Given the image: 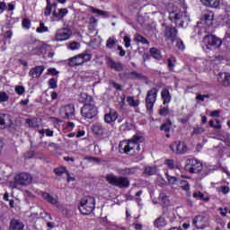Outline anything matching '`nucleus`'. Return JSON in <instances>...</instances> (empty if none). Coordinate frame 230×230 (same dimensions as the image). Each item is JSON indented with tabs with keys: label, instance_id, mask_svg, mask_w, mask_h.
Instances as JSON below:
<instances>
[{
	"label": "nucleus",
	"instance_id": "4be33fe9",
	"mask_svg": "<svg viewBox=\"0 0 230 230\" xmlns=\"http://www.w3.org/2000/svg\"><path fill=\"white\" fill-rule=\"evenodd\" d=\"M10 230H24V224L17 219H13L10 222Z\"/></svg>",
	"mask_w": 230,
	"mask_h": 230
},
{
	"label": "nucleus",
	"instance_id": "e2e57ef3",
	"mask_svg": "<svg viewBox=\"0 0 230 230\" xmlns=\"http://www.w3.org/2000/svg\"><path fill=\"white\" fill-rule=\"evenodd\" d=\"M165 164H167L168 168H170L171 170H173V168H175L173 160H166Z\"/></svg>",
	"mask_w": 230,
	"mask_h": 230
},
{
	"label": "nucleus",
	"instance_id": "aec40b11",
	"mask_svg": "<svg viewBox=\"0 0 230 230\" xmlns=\"http://www.w3.org/2000/svg\"><path fill=\"white\" fill-rule=\"evenodd\" d=\"M68 66H70V67H75L76 66H84V59H82L80 54L73 58H70L68 59Z\"/></svg>",
	"mask_w": 230,
	"mask_h": 230
},
{
	"label": "nucleus",
	"instance_id": "a211bd4d",
	"mask_svg": "<svg viewBox=\"0 0 230 230\" xmlns=\"http://www.w3.org/2000/svg\"><path fill=\"white\" fill-rule=\"evenodd\" d=\"M108 66L111 67V69H115L119 73L123 71V64L119 62L114 61L112 58H109L107 61Z\"/></svg>",
	"mask_w": 230,
	"mask_h": 230
},
{
	"label": "nucleus",
	"instance_id": "6e6552de",
	"mask_svg": "<svg viewBox=\"0 0 230 230\" xmlns=\"http://www.w3.org/2000/svg\"><path fill=\"white\" fill-rule=\"evenodd\" d=\"M157 93H159V90H157V88H152L147 92V94L146 97V107L148 112H152L154 109V104L157 100Z\"/></svg>",
	"mask_w": 230,
	"mask_h": 230
},
{
	"label": "nucleus",
	"instance_id": "c03bdc74",
	"mask_svg": "<svg viewBox=\"0 0 230 230\" xmlns=\"http://www.w3.org/2000/svg\"><path fill=\"white\" fill-rule=\"evenodd\" d=\"M127 102L129 103L130 107H137V105H139V101L134 100V97H128Z\"/></svg>",
	"mask_w": 230,
	"mask_h": 230
},
{
	"label": "nucleus",
	"instance_id": "393cba45",
	"mask_svg": "<svg viewBox=\"0 0 230 230\" xmlns=\"http://www.w3.org/2000/svg\"><path fill=\"white\" fill-rule=\"evenodd\" d=\"M205 6L209 8H218L220 6V0H200Z\"/></svg>",
	"mask_w": 230,
	"mask_h": 230
},
{
	"label": "nucleus",
	"instance_id": "4468645a",
	"mask_svg": "<svg viewBox=\"0 0 230 230\" xmlns=\"http://www.w3.org/2000/svg\"><path fill=\"white\" fill-rule=\"evenodd\" d=\"M60 116L65 119H71L75 116V104H67L61 108Z\"/></svg>",
	"mask_w": 230,
	"mask_h": 230
},
{
	"label": "nucleus",
	"instance_id": "3c124183",
	"mask_svg": "<svg viewBox=\"0 0 230 230\" xmlns=\"http://www.w3.org/2000/svg\"><path fill=\"white\" fill-rule=\"evenodd\" d=\"M22 25L23 28H25V30H30V28L31 27V22H30V20L28 19H23L22 22Z\"/></svg>",
	"mask_w": 230,
	"mask_h": 230
},
{
	"label": "nucleus",
	"instance_id": "a878e982",
	"mask_svg": "<svg viewBox=\"0 0 230 230\" xmlns=\"http://www.w3.org/2000/svg\"><path fill=\"white\" fill-rule=\"evenodd\" d=\"M92 101H93V96H91L85 93H82L80 94L79 102L81 103H84V105H85V103H92L91 102Z\"/></svg>",
	"mask_w": 230,
	"mask_h": 230
},
{
	"label": "nucleus",
	"instance_id": "09e8293b",
	"mask_svg": "<svg viewBox=\"0 0 230 230\" xmlns=\"http://www.w3.org/2000/svg\"><path fill=\"white\" fill-rule=\"evenodd\" d=\"M123 175H134L136 173V169L134 168H126L122 171Z\"/></svg>",
	"mask_w": 230,
	"mask_h": 230
},
{
	"label": "nucleus",
	"instance_id": "9d476101",
	"mask_svg": "<svg viewBox=\"0 0 230 230\" xmlns=\"http://www.w3.org/2000/svg\"><path fill=\"white\" fill-rule=\"evenodd\" d=\"M203 43L208 49H211V48H220V46H222V40L213 35L205 36L203 39Z\"/></svg>",
	"mask_w": 230,
	"mask_h": 230
},
{
	"label": "nucleus",
	"instance_id": "f257e3e1",
	"mask_svg": "<svg viewBox=\"0 0 230 230\" xmlns=\"http://www.w3.org/2000/svg\"><path fill=\"white\" fill-rule=\"evenodd\" d=\"M143 141V137L135 135L129 140L121 141L119 145V150L120 154H127L128 155H136L139 154L141 147L139 143Z\"/></svg>",
	"mask_w": 230,
	"mask_h": 230
},
{
	"label": "nucleus",
	"instance_id": "bf43d9fd",
	"mask_svg": "<svg viewBox=\"0 0 230 230\" xmlns=\"http://www.w3.org/2000/svg\"><path fill=\"white\" fill-rule=\"evenodd\" d=\"M6 118H8V115L6 114H0V125L3 127L4 125H6Z\"/></svg>",
	"mask_w": 230,
	"mask_h": 230
},
{
	"label": "nucleus",
	"instance_id": "2f4dec72",
	"mask_svg": "<svg viewBox=\"0 0 230 230\" xmlns=\"http://www.w3.org/2000/svg\"><path fill=\"white\" fill-rule=\"evenodd\" d=\"M89 8H90V12H92L93 13H97V15H103V17H109V12L107 11H102L93 6H90Z\"/></svg>",
	"mask_w": 230,
	"mask_h": 230
},
{
	"label": "nucleus",
	"instance_id": "c85d7f7f",
	"mask_svg": "<svg viewBox=\"0 0 230 230\" xmlns=\"http://www.w3.org/2000/svg\"><path fill=\"white\" fill-rule=\"evenodd\" d=\"M215 134L216 136H217V139H219V141H225V143H227V141H229V134L223 133L222 131H217Z\"/></svg>",
	"mask_w": 230,
	"mask_h": 230
},
{
	"label": "nucleus",
	"instance_id": "58836bf2",
	"mask_svg": "<svg viewBox=\"0 0 230 230\" xmlns=\"http://www.w3.org/2000/svg\"><path fill=\"white\" fill-rule=\"evenodd\" d=\"M49 31V29H48V27L44 25L43 22H40V26L36 29V31L38 33H44Z\"/></svg>",
	"mask_w": 230,
	"mask_h": 230
},
{
	"label": "nucleus",
	"instance_id": "7c9ffc66",
	"mask_svg": "<svg viewBox=\"0 0 230 230\" xmlns=\"http://www.w3.org/2000/svg\"><path fill=\"white\" fill-rule=\"evenodd\" d=\"M26 123L30 128H39V120L37 119H27Z\"/></svg>",
	"mask_w": 230,
	"mask_h": 230
},
{
	"label": "nucleus",
	"instance_id": "5701e85b",
	"mask_svg": "<svg viewBox=\"0 0 230 230\" xmlns=\"http://www.w3.org/2000/svg\"><path fill=\"white\" fill-rule=\"evenodd\" d=\"M162 100L164 101V105H166L172 102V95L168 89H164L161 92Z\"/></svg>",
	"mask_w": 230,
	"mask_h": 230
},
{
	"label": "nucleus",
	"instance_id": "f03ea898",
	"mask_svg": "<svg viewBox=\"0 0 230 230\" xmlns=\"http://www.w3.org/2000/svg\"><path fill=\"white\" fill-rule=\"evenodd\" d=\"M169 20L172 21V22H174L176 26L187 28L188 22H190V15H188L186 8L183 7L181 11H172L169 13Z\"/></svg>",
	"mask_w": 230,
	"mask_h": 230
},
{
	"label": "nucleus",
	"instance_id": "f8f14e48",
	"mask_svg": "<svg viewBox=\"0 0 230 230\" xmlns=\"http://www.w3.org/2000/svg\"><path fill=\"white\" fill-rule=\"evenodd\" d=\"M71 35H73V32L69 29H59L57 31L55 35V40L57 42H62L64 40H68L70 39Z\"/></svg>",
	"mask_w": 230,
	"mask_h": 230
},
{
	"label": "nucleus",
	"instance_id": "2eb2a0df",
	"mask_svg": "<svg viewBox=\"0 0 230 230\" xmlns=\"http://www.w3.org/2000/svg\"><path fill=\"white\" fill-rule=\"evenodd\" d=\"M170 149L173 152V154H186L188 152V146L184 142H175L174 144L170 146Z\"/></svg>",
	"mask_w": 230,
	"mask_h": 230
},
{
	"label": "nucleus",
	"instance_id": "0e129e2a",
	"mask_svg": "<svg viewBox=\"0 0 230 230\" xmlns=\"http://www.w3.org/2000/svg\"><path fill=\"white\" fill-rule=\"evenodd\" d=\"M15 93H17V94H24V88L23 86H16L15 87Z\"/></svg>",
	"mask_w": 230,
	"mask_h": 230
},
{
	"label": "nucleus",
	"instance_id": "a18cd8bd",
	"mask_svg": "<svg viewBox=\"0 0 230 230\" xmlns=\"http://www.w3.org/2000/svg\"><path fill=\"white\" fill-rule=\"evenodd\" d=\"M180 187L184 191H190V183L187 181H184V180L181 181V183H180Z\"/></svg>",
	"mask_w": 230,
	"mask_h": 230
},
{
	"label": "nucleus",
	"instance_id": "603ef678",
	"mask_svg": "<svg viewBox=\"0 0 230 230\" xmlns=\"http://www.w3.org/2000/svg\"><path fill=\"white\" fill-rule=\"evenodd\" d=\"M137 22H138V24L145 23V16H143V14H141V12L137 13Z\"/></svg>",
	"mask_w": 230,
	"mask_h": 230
},
{
	"label": "nucleus",
	"instance_id": "864d4df0",
	"mask_svg": "<svg viewBox=\"0 0 230 230\" xmlns=\"http://www.w3.org/2000/svg\"><path fill=\"white\" fill-rule=\"evenodd\" d=\"M40 49H42V47L40 46L33 47L31 50V55H39L40 53Z\"/></svg>",
	"mask_w": 230,
	"mask_h": 230
},
{
	"label": "nucleus",
	"instance_id": "8fccbe9b",
	"mask_svg": "<svg viewBox=\"0 0 230 230\" xmlns=\"http://www.w3.org/2000/svg\"><path fill=\"white\" fill-rule=\"evenodd\" d=\"M40 134H41V136H44V134H46V136H48L49 137H52L53 130H51V129H40Z\"/></svg>",
	"mask_w": 230,
	"mask_h": 230
},
{
	"label": "nucleus",
	"instance_id": "ea45409f",
	"mask_svg": "<svg viewBox=\"0 0 230 230\" xmlns=\"http://www.w3.org/2000/svg\"><path fill=\"white\" fill-rule=\"evenodd\" d=\"M206 132V129L202 127H197L194 128L192 131V136H200V134H204Z\"/></svg>",
	"mask_w": 230,
	"mask_h": 230
},
{
	"label": "nucleus",
	"instance_id": "dca6fc26",
	"mask_svg": "<svg viewBox=\"0 0 230 230\" xmlns=\"http://www.w3.org/2000/svg\"><path fill=\"white\" fill-rule=\"evenodd\" d=\"M217 82L224 87H230V74L227 72L219 73L217 75Z\"/></svg>",
	"mask_w": 230,
	"mask_h": 230
},
{
	"label": "nucleus",
	"instance_id": "b1692460",
	"mask_svg": "<svg viewBox=\"0 0 230 230\" xmlns=\"http://www.w3.org/2000/svg\"><path fill=\"white\" fill-rule=\"evenodd\" d=\"M93 132L95 136L102 137L105 134V128L102 124H95L93 127Z\"/></svg>",
	"mask_w": 230,
	"mask_h": 230
},
{
	"label": "nucleus",
	"instance_id": "423d86ee",
	"mask_svg": "<svg viewBox=\"0 0 230 230\" xmlns=\"http://www.w3.org/2000/svg\"><path fill=\"white\" fill-rule=\"evenodd\" d=\"M185 170L189 173H200L202 172V163L195 158L186 160Z\"/></svg>",
	"mask_w": 230,
	"mask_h": 230
},
{
	"label": "nucleus",
	"instance_id": "69168bd1",
	"mask_svg": "<svg viewBox=\"0 0 230 230\" xmlns=\"http://www.w3.org/2000/svg\"><path fill=\"white\" fill-rule=\"evenodd\" d=\"M159 114L160 116H168V108H161Z\"/></svg>",
	"mask_w": 230,
	"mask_h": 230
},
{
	"label": "nucleus",
	"instance_id": "4c0bfd02",
	"mask_svg": "<svg viewBox=\"0 0 230 230\" xmlns=\"http://www.w3.org/2000/svg\"><path fill=\"white\" fill-rule=\"evenodd\" d=\"M175 41L176 48H178V49H180L181 51H184L186 47L184 46V42L182 41V40H181V38H176Z\"/></svg>",
	"mask_w": 230,
	"mask_h": 230
},
{
	"label": "nucleus",
	"instance_id": "a19ab883",
	"mask_svg": "<svg viewBox=\"0 0 230 230\" xmlns=\"http://www.w3.org/2000/svg\"><path fill=\"white\" fill-rule=\"evenodd\" d=\"M79 56L81 57L82 60H84V64H85V62H89V60L93 58V55L88 53H82L79 54Z\"/></svg>",
	"mask_w": 230,
	"mask_h": 230
},
{
	"label": "nucleus",
	"instance_id": "f3484780",
	"mask_svg": "<svg viewBox=\"0 0 230 230\" xmlns=\"http://www.w3.org/2000/svg\"><path fill=\"white\" fill-rule=\"evenodd\" d=\"M44 69H46L44 66H37L30 70L29 75L32 78H39L44 73Z\"/></svg>",
	"mask_w": 230,
	"mask_h": 230
},
{
	"label": "nucleus",
	"instance_id": "ddd939ff",
	"mask_svg": "<svg viewBox=\"0 0 230 230\" xmlns=\"http://www.w3.org/2000/svg\"><path fill=\"white\" fill-rule=\"evenodd\" d=\"M215 21V13L209 10H206L202 12L201 15V22L202 24H206V26H211Z\"/></svg>",
	"mask_w": 230,
	"mask_h": 230
},
{
	"label": "nucleus",
	"instance_id": "0eeeda50",
	"mask_svg": "<svg viewBox=\"0 0 230 230\" xmlns=\"http://www.w3.org/2000/svg\"><path fill=\"white\" fill-rule=\"evenodd\" d=\"M98 114V108L94 105V103H85L81 108V115L83 118L86 119H93Z\"/></svg>",
	"mask_w": 230,
	"mask_h": 230
},
{
	"label": "nucleus",
	"instance_id": "13d9d810",
	"mask_svg": "<svg viewBox=\"0 0 230 230\" xmlns=\"http://www.w3.org/2000/svg\"><path fill=\"white\" fill-rule=\"evenodd\" d=\"M159 199L160 200L164 203V204H168V196H166V194L164 193H160L159 195Z\"/></svg>",
	"mask_w": 230,
	"mask_h": 230
},
{
	"label": "nucleus",
	"instance_id": "6e6d98bb",
	"mask_svg": "<svg viewBox=\"0 0 230 230\" xmlns=\"http://www.w3.org/2000/svg\"><path fill=\"white\" fill-rule=\"evenodd\" d=\"M72 50L75 49H80V43L76 42V41H73L69 44L68 46Z\"/></svg>",
	"mask_w": 230,
	"mask_h": 230
},
{
	"label": "nucleus",
	"instance_id": "1a4fd4ad",
	"mask_svg": "<svg viewBox=\"0 0 230 230\" xmlns=\"http://www.w3.org/2000/svg\"><path fill=\"white\" fill-rule=\"evenodd\" d=\"M192 224L197 227V229H205V227H209V216L198 215L193 218Z\"/></svg>",
	"mask_w": 230,
	"mask_h": 230
},
{
	"label": "nucleus",
	"instance_id": "338daca9",
	"mask_svg": "<svg viewBox=\"0 0 230 230\" xmlns=\"http://www.w3.org/2000/svg\"><path fill=\"white\" fill-rule=\"evenodd\" d=\"M167 180L170 182V184H174L175 182H177V178L173 177V176H170L167 174Z\"/></svg>",
	"mask_w": 230,
	"mask_h": 230
},
{
	"label": "nucleus",
	"instance_id": "49530a36",
	"mask_svg": "<svg viewBox=\"0 0 230 230\" xmlns=\"http://www.w3.org/2000/svg\"><path fill=\"white\" fill-rule=\"evenodd\" d=\"M116 44V40L112 38H109L106 41V48H109V49H112Z\"/></svg>",
	"mask_w": 230,
	"mask_h": 230
},
{
	"label": "nucleus",
	"instance_id": "412c9836",
	"mask_svg": "<svg viewBox=\"0 0 230 230\" xmlns=\"http://www.w3.org/2000/svg\"><path fill=\"white\" fill-rule=\"evenodd\" d=\"M124 75L128 80H146V77L143 75V74H139L136 71H132L129 73H125Z\"/></svg>",
	"mask_w": 230,
	"mask_h": 230
},
{
	"label": "nucleus",
	"instance_id": "7ed1b4c3",
	"mask_svg": "<svg viewBox=\"0 0 230 230\" xmlns=\"http://www.w3.org/2000/svg\"><path fill=\"white\" fill-rule=\"evenodd\" d=\"M96 206V200L93 197L86 196L84 197L79 205V211L82 215H91L94 211Z\"/></svg>",
	"mask_w": 230,
	"mask_h": 230
},
{
	"label": "nucleus",
	"instance_id": "de8ad7c7",
	"mask_svg": "<svg viewBox=\"0 0 230 230\" xmlns=\"http://www.w3.org/2000/svg\"><path fill=\"white\" fill-rule=\"evenodd\" d=\"M168 62V67L170 69H173L175 67V63L177 62V59H175V58H169L167 59Z\"/></svg>",
	"mask_w": 230,
	"mask_h": 230
},
{
	"label": "nucleus",
	"instance_id": "c756f323",
	"mask_svg": "<svg viewBox=\"0 0 230 230\" xmlns=\"http://www.w3.org/2000/svg\"><path fill=\"white\" fill-rule=\"evenodd\" d=\"M42 197L47 202H49L50 204H57L58 202V199L53 198L49 193L44 192L42 194Z\"/></svg>",
	"mask_w": 230,
	"mask_h": 230
},
{
	"label": "nucleus",
	"instance_id": "4d7b16f0",
	"mask_svg": "<svg viewBox=\"0 0 230 230\" xmlns=\"http://www.w3.org/2000/svg\"><path fill=\"white\" fill-rule=\"evenodd\" d=\"M49 86L50 89H57V80L55 78H51L49 80Z\"/></svg>",
	"mask_w": 230,
	"mask_h": 230
},
{
	"label": "nucleus",
	"instance_id": "9b49d317",
	"mask_svg": "<svg viewBox=\"0 0 230 230\" xmlns=\"http://www.w3.org/2000/svg\"><path fill=\"white\" fill-rule=\"evenodd\" d=\"M178 33L179 31H177V28L173 27V25H167L164 30L165 40H171V42H175Z\"/></svg>",
	"mask_w": 230,
	"mask_h": 230
},
{
	"label": "nucleus",
	"instance_id": "052dcab7",
	"mask_svg": "<svg viewBox=\"0 0 230 230\" xmlns=\"http://www.w3.org/2000/svg\"><path fill=\"white\" fill-rule=\"evenodd\" d=\"M59 19H62L63 17H66V15H67V9L66 8H62V9H59Z\"/></svg>",
	"mask_w": 230,
	"mask_h": 230
},
{
	"label": "nucleus",
	"instance_id": "774afa93",
	"mask_svg": "<svg viewBox=\"0 0 230 230\" xmlns=\"http://www.w3.org/2000/svg\"><path fill=\"white\" fill-rule=\"evenodd\" d=\"M130 37L125 36L124 37V42H125V47L126 48H130Z\"/></svg>",
	"mask_w": 230,
	"mask_h": 230
},
{
	"label": "nucleus",
	"instance_id": "cd10ccee",
	"mask_svg": "<svg viewBox=\"0 0 230 230\" xmlns=\"http://www.w3.org/2000/svg\"><path fill=\"white\" fill-rule=\"evenodd\" d=\"M144 173L146 175H155L157 173V166H146Z\"/></svg>",
	"mask_w": 230,
	"mask_h": 230
},
{
	"label": "nucleus",
	"instance_id": "e433bc0d",
	"mask_svg": "<svg viewBox=\"0 0 230 230\" xmlns=\"http://www.w3.org/2000/svg\"><path fill=\"white\" fill-rule=\"evenodd\" d=\"M193 197L194 199H199V200H204L205 202H208V200H209V198L208 197L205 198L204 194L200 191L194 192Z\"/></svg>",
	"mask_w": 230,
	"mask_h": 230
},
{
	"label": "nucleus",
	"instance_id": "37998d69",
	"mask_svg": "<svg viewBox=\"0 0 230 230\" xmlns=\"http://www.w3.org/2000/svg\"><path fill=\"white\" fill-rule=\"evenodd\" d=\"M10 97L5 92H0V103H4V102H8Z\"/></svg>",
	"mask_w": 230,
	"mask_h": 230
},
{
	"label": "nucleus",
	"instance_id": "680f3d73",
	"mask_svg": "<svg viewBox=\"0 0 230 230\" xmlns=\"http://www.w3.org/2000/svg\"><path fill=\"white\" fill-rule=\"evenodd\" d=\"M44 15L49 17L51 15V5H47L45 8Z\"/></svg>",
	"mask_w": 230,
	"mask_h": 230
},
{
	"label": "nucleus",
	"instance_id": "6ab92c4d",
	"mask_svg": "<svg viewBox=\"0 0 230 230\" xmlns=\"http://www.w3.org/2000/svg\"><path fill=\"white\" fill-rule=\"evenodd\" d=\"M118 111L111 110L109 113L104 115L105 123H114L118 119Z\"/></svg>",
	"mask_w": 230,
	"mask_h": 230
},
{
	"label": "nucleus",
	"instance_id": "79ce46f5",
	"mask_svg": "<svg viewBox=\"0 0 230 230\" xmlns=\"http://www.w3.org/2000/svg\"><path fill=\"white\" fill-rule=\"evenodd\" d=\"M54 173H56V175H62L67 173V169H66V167H58L54 169Z\"/></svg>",
	"mask_w": 230,
	"mask_h": 230
},
{
	"label": "nucleus",
	"instance_id": "72a5a7b5",
	"mask_svg": "<svg viewBox=\"0 0 230 230\" xmlns=\"http://www.w3.org/2000/svg\"><path fill=\"white\" fill-rule=\"evenodd\" d=\"M135 40L136 42H140L141 44H146L147 46L150 45V42L148 41V40L141 36L140 34L135 35Z\"/></svg>",
	"mask_w": 230,
	"mask_h": 230
},
{
	"label": "nucleus",
	"instance_id": "bb28decb",
	"mask_svg": "<svg viewBox=\"0 0 230 230\" xmlns=\"http://www.w3.org/2000/svg\"><path fill=\"white\" fill-rule=\"evenodd\" d=\"M155 227H164L166 226V218L164 216H160L155 220Z\"/></svg>",
	"mask_w": 230,
	"mask_h": 230
},
{
	"label": "nucleus",
	"instance_id": "39448f33",
	"mask_svg": "<svg viewBox=\"0 0 230 230\" xmlns=\"http://www.w3.org/2000/svg\"><path fill=\"white\" fill-rule=\"evenodd\" d=\"M105 179L109 184H111V186H116L117 188L127 189L130 186V180H128L127 177H118L114 174H107Z\"/></svg>",
	"mask_w": 230,
	"mask_h": 230
},
{
	"label": "nucleus",
	"instance_id": "f704fd0d",
	"mask_svg": "<svg viewBox=\"0 0 230 230\" xmlns=\"http://www.w3.org/2000/svg\"><path fill=\"white\" fill-rule=\"evenodd\" d=\"M129 10L133 13H138L139 12H141V5L139 4V3H134L129 5Z\"/></svg>",
	"mask_w": 230,
	"mask_h": 230
},
{
	"label": "nucleus",
	"instance_id": "5fc2aeb1",
	"mask_svg": "<svg viewBox=\"0 0 230 230\" xmlns=\"http://www.w3.org/2000/svg\"><path fill=\"white\" fill-rule=\"evenodd\" d=\"M110 85H112V87H114V89H116L117 91H121L122 89L121 84H117L116 82H114V80L110 81Z\"/></svg>",
	"mask_w": 230,
	"mask_h": 230
},
{
	"label": "nucleus",
	"instance_id": "473e14b6",
	"mask_svg": "<svg viewBox=\"0 0 230 230\" xmlns=\"http://www.w3.org/2000/svg\"><path fill=\"white\" fill-rule=\"evenodd\" d=\"M150 53L153 58H156V60H161V50L157 49L156 48L150 49Z\"/></svg>",
	"mask_w": 230,
	"mask_h": 230
},
{
	"label": "nucleus",
	"instance_id": "c9c22d12",
	"mask_svg": "<svg viewBox=\"0 0 230 230\" xmlns=\"http://www.w3.org/2000/svg\"><path fill=\"white\" fill-rule=\"evenodd\" d=\"M172 128V121L167 120L165 123H164L160 127V130H164V132H170V129Z\"/></svg>",
	"mask_w": 230,
	"mask_h": 230
},
{
	"label": "nucleus",
	"instance_id": "20e7f679",
	"mask_svg": "<svg viewBox=\"0 0 230 230\" xmlns=\"http://www.w3.org/2000/svg\"><path fill=\"white\" fill-rule=\"evenodd\" d=\"M33 177L28 172H20L14 176V181L10 182V188L15 189L18 186H28L31 184Z\"/></svg>",
	"mask_w": 230,
	"mask_h": 230
}]
</instances>
